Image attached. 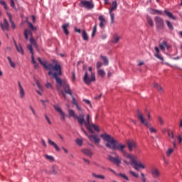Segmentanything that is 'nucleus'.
Wrapping results in <instances>:
<instances>
[{"label":"nucleus","mask_w":182,"mask_h":182,"mask_svg":"<svg viewBox=\"0 0 182 182\" xmlns=\"http://www.w3.org/2000/svg\"><path fill=\"white\" fill-rule=\"evenodd\" d=\"M27 48L28 50H30L32 56H31V60L32 63H33L35 68H38V63H36V61H35V58L33 57V49H32V46L31 45H28L27 46Z\"/></svg>","instance_id":"17"},{"label":"nucleus","mask_w":182,"mask_h":182,"mask_svg":"<svg viewBox=\"0 0 182 182\" xmlns=\"http://www.w3.org/2000/svg\"><path fill=\"white\" fill-rule=\"evenodd\" d=\"M44 157L46 160H47V161H49L50 163H53V161H55V157H53V156L45 154Z\"/></svg>","instance_id":"26"},{"label":"nucleus","mask_w":182,"mask_h":182,"mask_svg":"<svg viewBox=\"0 0 182 182\" xmlns=\"http://www.w3.org/2000/svg\"><path fill=\"white\" fill-rule=\"evenodd\" d=\"M80 5L81 6H82L83 8H86L87 9H92L95 6V5H93V3L89 1H82L80 2Z\"/></svg>","instance_id":"9"},{"label":"nucleus","mask_w":182,"mask_h":182,"mask_svg":"<svg viewBox=\"0 0 182 182\" xmlns=\"http://www.w3.org/2000/svg\"><path fill=\"white\" fill-rule=\"evenodd\" d=\"M118 176H119V177H122V178H124V180L129 181V177H127V176H126L125 174L119 173Z\"/></svg>","instance_id":"43"},{"label":"nucleus","mask_w":182,"mask_h":182,"mask_svg":"<svg viewBox=\"0 0 182 182\" xmlns=\"http://www.w3.org/2000/svg\"><path fill=\"white\" fill-rule=\"evenodd\" d=\"M177 139H178V141L179 143V144L181 143L182 141V137H181V135H178L177 136Z\"/></svg>","instance_id":"57"},{"label":"nucleus","mask_w":182,"mask_h":182,"mask_svg":"<svg viewBox=\"0 0 182 182\" xmlns=\"http://www.w3.org/2000/svg\"><path fill=\"white\" fill-rule=\"evenodd\" d=\"M164 14L168 16V18H171V19H173V21H176V16L173 15V14L167 10L164 11Z\"/></svg>","instance_id":"29"},{"label":"nucleus","mask_w":182,"mask_h":182,"mask_svg":"<svg viewBox=\"0 0 182 182\" xmlns=\"http://www.w3.org/2000/svg\"><path fill=\"white\" fill-rule=\"evenodd\" d=\"M81 153L85 156H87V157H92V156H93V152L92 150H90V149L88 148H84L81 149Z\"/></svg>","instance_id":"16"},{"label":"nucleus","mask_w":182,"mask_h":182,"mask_svg":"<svg viewBox=\"0 0 182 182\" xmlns=\"http://www.w3.org/2000/svg\"><path fill=\"white\" fill-rule=\"evenodd\" d=\"M159 48L161 49V50H165L166 49L167 50H170V46H168L166 42H163L159 46Z\"/></svg>","instance_id":"22"},{"label":"nucleus","mask_w":182,"mask_h":182,"mask_svg":"<svg viewBox=\"0 0 182 182\" xmlns=\"http://www.w3.org/2000/svg\"><path fill=\"white\" fill-rule=\"evenodd\" d=\"M157 119L160 124H164V121L163 120V118H161V117H158Z\"/></svg>","instance_id":"52"},{"label":"nucleus","mask_w":182,"mask_h":182,"mask_svg":"<svg viewBox=\"0 0 182 182\" xmlns=\"http://www.w3.org/2000/svg\"><path fill=\"white\" fill-rule=\"evenodd\" d=\"M7 16L9 18L10 23H11L12 29H15V28H16V26H15V23H14V21H12V16H11V14H9V13H7Z\"/></svg>","instance_id":"33"},{"label":"nucleus","mask_w":182,"mask_h":182,"mask_svg":"<svg viewBox=\"0 0 182 182\" xmlns=\"http://www.w3.org/2000/svg\"><path fill=\"white\" fill-rule=\"evenodd\" d=\"M155 53H154V56L156 57L157 59H159V60H164L163 58V56L160 55V50L158 48V47H155Z\"/></svg>","instance_id":"19"},{"label":"nucleus","mask_w":182,"mask_h":182,"mask_svg":"<svg viewBox=\"0 0 182 182\" xmlns=\"http://www.w3.org/2000/svg\"><path fill=\"white\" fill-rule=\"evenodd\" d=\"M166 24L169 29H173V24L169 21H166Z\"/></svg>","instance_id":"51"},{"label":"nucleus","mask_w":182,"mask_h":182,"mask_svg":"<svg viewBox=\"0 0 182 182\" xmlns=\"http://www.w3.org/2000/svg\"><path fill=\"white\" fill-rule=\"evenodd\" d=\"M53 107H54L55 112L60 114L62 120L65 121L66 119V114L64 113L63 110H62V108H60V107H59L58 105H54Z\"/></svg>","instance_id":"8"},{"label":"nucleus","mask_w":182,"mask_h":182,"mask_svg":"<svg viewBox=\"0 0 182 182\" xmlns=\"http://www.w3.org/2000/svg\"><path fill=\"white\" fill-rule=\"evenodd\" d=\"M75 31L77 32V33H80V32H82V31L80 30V28H75Z\"/></svg>","instance_id":"64"},{"label":"nucleus","mask_w":182,"mask_h":182,"mask_svg":"<svg viewBox=\"0 0 182 182\" xmlns=\"http://www.w3.org/2000/svg\"><path fill=\"white\" fill-rule=\"evenodd\" d=\"M30 110L31 111V113H33V116H36V111H35V109L32 105L28 106Z\"/></svg>","instance_id":"46"},{"label":"nucleus","mask_w":182,"mask_h":182,"mask_svg":"<svg viewBox=\"0 0 182 182\" xmlns=\"http://www.w3.org/2000/svg\"><path fill=\"white\" fill-rule=\"evenodd\" d=\"M48 143L50 146H53L56 151H60V148H59V146H58V144H56L53 141L48 139Z\"/></svg>","instance_id":"18"},{"label":"nucleus","mask_w":182,"mask_h":182,"mask_svg":"<svg viewBox=\"0 0 182 182\" xmlns=\"http://www.w3.org/2000/svg\"><path fill=\"white\" fill-rule=\"evenodd\" d=\"M102 66H103V63L98 61L96 65L97 69H100Z\"/></svg>","instance_id":"50"},{"label":"nucleus","mask_w":182,"mask_h":182,"mask_svg":"<svg viewBox=\"0 0 182 182\" xmlns=\"http://www.w3.org/2000/svg\"><path fill=\"white\" fill-rule=\"evenodd\" d=\"M137 117L141 123H142V124H144V126H146V127L149 129L151 133H157V130L156 129V128L151 127V124H149V122H147L146 119H144V117L139 112H138L137 113Z\"/></svg>","instance_id":"5"},{"label":"nucleus","mask_w":182,"mask_h":182,"mask_svg":"<svg viewBox=\"0 0 182 182\" xmlns=\"http://www.w3.org/2000/svg\"><path fill=\"white\" fill-rule=\"evenodd\" d=\"M108 160L111 161V163H113L114 164H116V166H120V164L122 163V159L119 157V155L115 153V157H113L112 156H108Z\"/></svg>","instance_id":"7"},{"label":"nucleus","mask_w":182,"mask_h":182,"mask_svg":"<svg viewBox=\"0 0 182 182\" xmlns=\"http://www.w3.org/2000/svg\"><path fill=\"white\" fill-rule=\"evenodd\" d=\"M14 46L16 49V51L20 53L21 55H24L25 52L23 51V48H22V45L21 43H16V41L14 40Z\"/></svg>","instance_id":"14"},{"label":"nucleus","mask_w":182,"mask_h":182,"mask_svg":"<svg viewBox=\"0 0 182 182\" xmlns=\"http://www.w3.org/2000/svg\"><path fill=\"white\" fill-rule=\"evenodd\" d=\"M75 142L76 144L78 145V146H82V144H83V140L80 139H77L75 140Z\"/></svg>","instance_id":"48"},{"label":"nucleus","mask_w":182,"mask_h":182,"mask_svg":"<svg viewBox=\"0 0 182 182\" xmlns=\"http://www.w3.org/2000/svg\"><path fill=\"white\" fill-rule=\"evenodd\" d=\"M27 23H28V25L30 29H31V31H36V27H34L33 25H32V24L31 23V22H29V21H27Z\"/></svg>","instance_id":"44"},{"label":"nucleus","mask_w":182,"mask_h":182,"mask_svg":"<svg viewBox=\"0 0 182 182\" xmlns=\"http://www.w3.org/2000/svg\"><path fill=\"white\" fill-rule=\"evenodd\" d=\"M0 4L3 5L4 9H6V10L8 9V6H6V3L5 2V1L1 0L0 1Z\"/></svg>","instance_id":"47"},{"label":"nucleus","mask_w":182,"mask_h":182,"mask_svg":"<svg viewBox=\"0 0 182 182\" xmlns=\"http://www.w3.org/2000/svg\"><path fill=\"white\" fill-rule=\"evenodd\" d=\"M117 8V2L113 1L111 6V8L109 10V12H113V11H114V9H116Z\"/></svg>","instance_id":"30"},{"label":"nucleus","mask_w":182,"mask_h":182,"mask_svg":"<svg viewBox=\"0 0 182 182\" xmlns=\"http://www.w3.org/2000/svg\"><path fill=\"white\" fill-rule=\"evenodd\" d=\"M91 176L92 178H97L99 175L96 174L95 173H92Z\"/></svg>","instance_id":"60"},{"label":"nucleus","mask_w":182,"mask_h":182,"mask_svg":"<svg viewBox=\"0 0 182 182\" xmlns=\"http://www.w3.org/2000/svg\"><path fill=\"white\" fill-rule=\"evenodd\" d=\"M98 20L100 21V27L101 28H105V26H106V20L105 19L103 16H100Z\"/></svg>","instance_id":"20"},{"label":"nucleus","mask_w":182,"mask_h":182,"mask_svg":"<svg viewBox=\"0 0 182 182\" xmlns=\"http://www.w3.org/2000/svg\"><path fill=\"white\" fill-rule=\"evenodd\" d=\"M82 37L84 41H89V36H87V33H86V31L85 30L82 31Z\"/></svg>","instance_id":"31"},{"label":"nucleus","mask_w":182,"mask_h":182,"mask_svg":"<svg viewBox=\"0 0 182 182\" xmlns=\"http://www.w3.org/2000/svg\"><path fill=\"white\" fill-rule=\"evenodd\" d=\"M127 144L129 151H133V149L137 147V144L136 143V141H134V140L129 139L127 141Z\"/></svg>","instance_id":"10"},{"label":"nucleus","mask_w":182,"mask_h":182,"mask_svg":"<svg viewBox=\"0 0 182 182\" xmlns=\"http://www.w3.org/2000/svg\"><path fill=\"white\" fill-rule=\"evenodd\" d=\"M155 22L157 28L159 29H163L164 27V22L163 21V19L160 17H155Z\"/></svg>","instance_id":"11"},{"label":"nucleus","mask_w":182,"mask_h":182,"mask_svg":"<svg viewBox=\"0 0 182 182\" xmlns=\"http://www.w3.org/2000/svg\"><path fill=\"white\" fill-rule=\"evenodd\" d=\"M30 43H31L32 46H34V48H38V46L36 45V41H34L33 38H30Z\"/></svg>","instance_id":"38"},{"label":"nucleus","mask_w":182,"mask_h":182,"mask_svg":"<svg viewBox=\"0 0 182 182\" xmlns=\"http://www.w3.org/2000/svg\"><path fill=\"white\" fill-rule=\"evenodd\" d=\"M83 102H85V103H86V105H88L90 106V107H92V104L90 103V100L84 99Z\"/></svg>","instance_id":"53"},{"label":"nucleus","mask_w":182,"mask_h":182,"mask_svg":"<svg viewBox=\"0 0 182 182\" xmlns=\"http://www.w3.org/2000/svg\"><path fill=\"white\" fill-rule=\"evenodd\" d=\"M100 137L106 143V147L112 149V150H119L122 153L124 163L127 164V166H129V164L132 166L133 168L136 170V171H139V170H146V168H147L146 164L141 163L140 161H137L136 156L126 152V151H124L126 145L119 143L113 136L105 132L100 134Z\"/></svg>","instance_id":"1"},{"label":"nucleus","mask_w":182,"mask_h":182,"mask_svg":"<svg viewBox=\"0 0 182 182\" xmlns=\"http://www.w3.org/2000/svg\"><path fill=\"white\" fill-rule=\"evenodd\" d=\"M63 31L65 33V35H69V31H68V28H69V23H67L62 26Z\"/></svg>","instance_id":"28"},{"label":"nucleus","mask_w":182,"mask_h":182,"mask_svg":"<svg viewBox=\"0 0 182 182\" xmlns=\"http://www.w3.org/2000/svg\"><path fill=\"white\" fill-rule=\"evenodd\" d=\"M174 151V149H173V148H169V149H167V151H166V156H168V157H170V156H171V154L173 153Z\"/></svg>","instance_id":"36"},{"label":"nucleus","mask_w":182,"mask_h":182,"mask_svg":"<svg viewBox=\"0 0 182 182\" xmlns=\"http://www.w3.org/2000/svg\"><path fill=\"white\" fill-rule=\"evenodd\" d=\"M109 15L111 18V23H114V14H113L112 11H109Z\"/></svg>","instance_id":"41"},{"label":"nucleus","mask_w":182,"mask_h":182,"mask_svg":"<svg viewBox=\"0 0 182 182\" xmlns=\"http://www.w3.org/2000/svg\"><path fill=\"white\" fill-rule=\"evenodd\" d=\"M18 86L20 98L23 99V97H25V90L23 89V87L21 84L20 81L18 82Z\"/></svg>","instance_id":"15"},{"label":"nucleus","mask_w":182,"mask_h":182,"mask_svg":"<svg viewBox=\"0 0 182 182\" xmlns=\"http://www.w3.org/2000/svg\"><path fill=\"white\" fill-rule=\"evenodd\" d=\"M62 149L63 150L64 153H65L66 154L69 153V151H68V149H66V148H65L64 146H62Z\"/></svg>","instance_id":"63"},{"label":"nucleus","mask_w":182,"mask_h":182,"mask_svg":"<svg viewBox=\"0 0 182 182\" xmlns=\"http://www.w3.org/2000/svg\"><path fill=\"white\" fill-rule=\"evenodd\" d=\"M36 84L37 85V87L40 90H43V88L42 87V85H41V83H39L38 80H36Z\"/></svg>","instance_id":"49"},{"label":"nucleus","mask_w":182,"mask_h":182,"mask_svg":"<svg viewBox=\"0 0 182 182\" xmlns=\"http://www.w3.org/2000/svg\"><path fill=\"white\" fill-rule=\"evenodd\" d=\"M72 97H73V101H72L73 105H75V106H77V102H76L75 97L73 96Z\"/></svg>","instance_id":"56"},{"label":"nucleus","mask_w":182,"mask_h":182,"mask_svg":"<svg viewBox=\"0 0 182 182\" xmlns=\"http://www.w3.org/2000/svg\"><path fill=\"white\" fill-rule=\"evenodd\" d=\"M38 60L41 65L45 68V69L49 70V76H52V77L55 79L58 92H60V93H61V95L65 97V92H63V90H62V87H63L64 92L72 96V91L70 90V88H69V84H68V81H66V80H62L60 78L58 77V76H60L62 75V67H60V65L58 63V61L53 60L52 63L48 64L46 61L42 60L41 58H38Z\"/></svg>","instance_id":"2"},{"label":"nucleus","mask_w":182,"mask_h":182,"mask_svg":"<svg viewBox=\"0 0 182 182\" xmlns=\"http://www.w3.org/2000/svg\"><path fill=\"white\" fill-rule=\"evenodd\" d=\"M146 21L149 26H151V27L154 26V22H153V20L151 19V18H150L149 16H147Z\"/></svg>","instance_id":"35"},{"label":"nucleus","mask_w":182,"mask_h":182,"mask_svg":"<svg viewBox=\"0 0 182 182\" xmlns=\"http://www.w3.org/2000/svg\"><path fill=\"white\" fill-rule=\"evenodd\" d=\"M29 36H32V32H31V31H29V30H25L24 31V36H25L26 40L28 39Z\"/></svg>","instance_id":"32"},{"label":"nucleus","mask_w":182,"mask_h":182,"mask_svg":"<svg viewBox=\"0 0 182 182\" xmlns=\"http://www.w3.org/2000/svg\"><path fill=\"white\" fill-rule=\"evenodd\" d=\"M81 130H82L83 133L85 136H87L89 140H90L92 143H95V144H99L100 143V138L97 135H93V134H87L86 131L83 129V127L81 128Z\"/></svg>","instance_id":"6"},{"label":"nucleus","mask_w":182,"mask_h":182,"mask_svg":"<svg viewBox=\"0 0 182 182\" xmlns=\"http://www.w3.org/2000/svg\"><path fill=\"white\" fill-rule=\"evenodd\" d=\"M96 31H97V25H95L92 29V38H95V36L96 35Z\"/></svg>","instance_id":"37"},{"label":"nucleus","mask_w":182,"mask_h":182,"mask_svg":"<svg viewBox=\"0 0 182 182\" xmlns=\"http://www.w3.org/2000/svg\"><path fill=\"white\" fill-rule=\"evenodd\" d=\"M0 26L2 31H4V32H8V31H9V23H8V21H6L5 18L4 19L3 23H0Z\"/></svg>","instance_id":"13"},{"label":"nucleus","mask_w":182,"mask_h":182,"mask_svg":"<svg viewBox=\"0 0 182 182\" xmlns=\"http://www.w3.org/2000/svg\"><path fill=\"white\" fill-rule=\"evenodd\" d=\"M7 60L11 68H12L13 69H15V68H16V63L14 62V60H12V58H11L10 56L7 57Z\"/></svg>","instance_id":"23"},{"label":"nucleus","mask_w":182,"mask_h":182,"mask_svg":"<svg viewBox=\"0 0 182 182\" xmlns=\"http://www.w3.org/2000/svg\"><path fill=\"white\" fill-rule=\"evenodd\" d=\"M46 87H47V89H53V87L52 86V84H50V82H47L46 84Z\"/></svg>","instance_id":"54"},{"label":"nucleus","mask_w":182,"mask_h":182,"mask_svg":"<svg viewBox=\"0 0 182 182\" xmlns=\"http://www.w3.org/2000/svg\"><path fill=\"white\" fill-rule=\"evenodd\" d=\"M10 5L12 8H14V9H16V8H15V3L14 2V0H11Z\"/></svg>","instance_id":"58"},{"label":"nucleus","mask_w":182,"mask_h":182,"mask_svg":"<svg viewBox=\"0 0 182 182\" xmlns=\"http://www.w3.org/2000/svg\"><path fill=\"white\" fill-rule=\"evenodd\" d=\"M100 180H105V177L103 175L98 174V178Z\"/></svg>","instance_id":"59"},{"label":"nucleus","mask_w":182,"mask_h":182,"mask_svg":"<svg viewBox=\"0 0 182 182\" xmlns=\"http://www.w3.org/2000/svg\"><path fill=\"white\" fill-rule=\"evenodd\" d=\"M53 174H59L60 173V168L58 165H53L51 167Z\"/></svg>","instance_id":"21"},{"label":"nucleus","mask_w":182,"mask_h":182,"mask_svg":"<svg viewBox=\"0 0 182 182\" xmlns=\"http://www.w3.org/2000/svg\"><path fill=\"white\" fill-rule=\"evenodd\" d=\"M129 174H132V176H133V177H135V178H139V174L133 171H129Z\"/></svg>","instance_id":"45"},{"label":"nucleus","mask_w":182,"mask_h":182,"mask_svg":"<svg viewBox=\"0 0 182 182\" xmlns=\"http://www.w3.org/2000/svg\"><path fill=\"white\" fill-rule=\"evenodd\" d=\"M151 176L154 178H159L160 176H161V173L160 172V170L157 168H153L151 171Z\"/></svg>","instance_id":"12"},{"label":"nucleus","mask_w":182,"mask_h":182,"mask_svg":"<svg viewBox=\"0 0 182 182\" xmlns=\"http://www.w3.org/2000/svg\"><path fill=\"white\" fill-rule=\"evenodd\" d=\"M41 144L43 147H46V142L45 141V139H41Z\"/></svg>","instance_id":"61"},{"label":"nucleus","mask_w":182,"mask_h":182,"mask_svg":"<svg viewBox=\"0 0 182 182\" xmlns=\"http://www.w3.org/2000/svg\"><path fill=\"white\" fill-rule=\"evenodd\" d=\"M141 180L142 182H147V178H146V176L144 175V173H141Z\"/></svg>","instance_id":"40"},{"label":"nucleus","mask_w":182,"mask_h":182,"mask_svg":"<svg viewBox=\"0 0 182 182\" xmlns=\"http://www.w3.org/2000/svg\"><path fill=\"white\" fill-rule=\"evenodd\" d=\"M75 107H76L77 109H78L80 112H82V107L80 106H79V104L75 105Z\"/></svg>","instance_id":"62"},{"label":"nucleus","mask_w":182,"mask_h":182,"mask_svg":"<svg viewBox=\"0 0 182 182\" xmlns=\"http://www.w3.org/2000/svg\"><path fill=\"white\" fill-rule=\"evenodd\" d=\"M148 11L149 12V14H151V15H161L162 12L161 11L159 10H154L151 8L148 9Z\"/></svg>","instance_id":"24"},{"label":"nucleus","mask_w":182,"mask_h":182,"mask_svg":"<svg viewBox=\"0 0 182 182\" xmlns=\"http://www.w3.org/2000/svg\"><path fill=\"white\" fill-rule=\"evenodd\" d=\"M82 80L85 85H90L92 82L96 81V73L93 71V68H88V70L85 73Z\"/></svg>","instance_id":"4"},{"label":"nucleus","mask_w":182,"mask_h":182,"mask_svg":"<svg viewBox=\"0 0 182 182\" xmlns=\"http://www.w3.org/2000/svg\"><path fill=\"white\" fill-rule=\"evenodd\" d=\"M69 117H73L82 127H85L90 132V133H95V132H100L99 127L95 124L90 123V114H87L85 118V114L81 113L79 115L76 114V112L73 109H68Z\"/></svg>","instance_id":"3"},{"label":"nucleus","mask_w":182,"mask_h":182,"mask_svg":"<svg viewBox=\"0 0 182 182\" xmlns=\"http://www.w3.org/2000/svg\"><path fill=\"white\" fill-rule=\"evenodd\" d=\"M100 58H101V60H102L103 65H105V66L109 65V59L107 58V57L101 55Z\"/></svg>","instance_id":"27"},{"label":"nucleus","mask_w":182,"mask_h":182,"mask_svg":"<svg viewBox=\"0 0 182 182\" xmlns=\"http://www.w3.org/2000/svg\"><path fill=\"white\" fill-rule=\"evenodd\" d=\"M119 41H120V36L115 35L112 37V39L111 40V43L116 45V43H119Z\"/></svg>","instance_id":"25"},{"label":"nucleus","mask_w":182,"mask_h":182,"mask_svg":"<svg viewBox=\"0 0 182 182\" xmlns=\"http://www.w3.org/2000/svg\"><path fill=\"white\" fill-rule=\"evenodd\" d=\"M44 117H45V119L46 120L47 123H48V124H52V121H50V118H49L48 114H45Z\"/></svg>","instance_id":"42"},{"label":"nucleus","mask_w":182,"mask_h":182,"mask_svg":"<svg viewBox=\"0 0 182 182\" xmlns=\"http://www.w3.org/2000/svg\"><path fill=\"white\" fill-rule=\"evenodd\" d=\"M40 102L43 105L44 107H46V103H48V100H41Z\"/></svg>","instance_id":"55"},{"label":"nucleus","mask_w":182,"mask_h":182,"mask_svg":"<svg viewBox=\"0 0 182 182\" xmlns=\"http://www.w3.org/2000/svg\"><path fill=\"white\" fill-rule=\"evenodd\" d=\"M97 75H99L101 77H104V76L106 75V73L105 72V70L99 69L97 70Z\"/></svg>","instance_id":"34"},{"label":"nucleus","mask_w":182,"mask_h":182,"mask_svg":"<svg viewBox=\"0 0 182 182\" xmlns=\"http://www.w3.org/2000/svg\"><path fill=\"white\" fill-rule=\"evenodd\" d=\"M167 132L168 137H170L171 139H174V134L173 133V131L168 129Z\"/></svg>","instance_id":"39"}]
</instances>
